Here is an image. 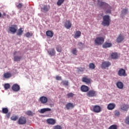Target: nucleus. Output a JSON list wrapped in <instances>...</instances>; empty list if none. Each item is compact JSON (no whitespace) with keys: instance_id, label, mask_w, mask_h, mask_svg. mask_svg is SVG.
Here are the masks:
<instances>
[{"instance_id":"c756f323","label":"nucleus","mask_w":129,"mask_h":129,"mask_svg":"<svg viewBox=\"0 0 129 129\" xmlns=\"http://www.w3.org/2000/svg\"><path fill=\"white\" fill-rule=\"evenodd\" d=\"M111 57L112 59H117L118 55H117V53L114 52L111 54Z\"/></svg>"},{"instance_id":"4468645a","label":"nucleus","mask_w":129,"mask_h":129,"mask_svg":"<svg viewBox=\"0 0 129 129\" xmlns=\"http://www.w3.org/2000/svg\"><path fill=\"white\" fill-rule=\"evenodd\" d=\"M39 101L42 104H45L46 102H48V98L45 96H42L39 98Z\"/></svg>"},{"instance_id":"09e8293b","label":"nucleus","mask_w":129,"mask_h":129,"mask_svg":"<svg viewBox=\"0 0 129 129\" xmlns=\"http://www.w3.org/2000/svg\"><path fill=\"white\" fill-rule=\"evenodd\" d=\"M53 129H62V127L60 125H56L53 127Z\"/></svg>"},{"instance_id":"9b49d317","label":"nucleus","mask_w":129,"mask_h":129,"mask_svg":"<svg viewBox=\"0 0 129 129\" xmlns=\"http://www.w3.org/2000/svg\"><path fill=\"white\" fill-rule=\"evenodd\" d=\"M123 40H124V36L122 34H120L116 38V42L118 43H121Z\"/></svg>"},{"instance_id":"c85d7f7f","label":"nucleus","mask_w":129,"mask_h":129,"mask_svg":"<svg viewBox=\"0 0 129 129\" xmlns=\"http://www.w3.org/2000/svg\"><path fill=\"white\" fill-rule=\"evenodd\" d=\"M4 75V77L6 79L11 78V77H12V74L9 72L5 73Z\"/></svg>"},{"instance_id":"603ef678","label":"nucleus","mask_w":129,"mask_h":129,"mask_svg":"<svg viewBox=\"0 0 129 129\" xmlns=\"http://www.w3.org/2000/svg\"><path fill=\"white\" fill-rule=\"evenodd\" d=\"M55 79L56 80H62V78L59 76H56Z\"/></svg>"},{"instance_id":"1a4fd4ad","label":"nucleus","mask_w":129,"mask_h":129,"mask_svg":"<svg viewBox=\"0 0 129 129\" xmlns=\"http://www.w3.org/2000/svg\"><path fill=\"white\" fill-rule=\"evenodd\" d=\"M96 92L94 90H90L87 93V95L88 97H93L95 96Z\"/></svg>"},{"instance_id":"de8ad7c7","label":"nucleus","mask_w":129,"mask_h":129,"mask_svg":"<svg viewBox=\"0 0 129 129\" xmlns=\"http://www.w3.org/2000/svg\"><path fill=\"white\" fill-rule=\"evenodd\" d=\"M26 114L27 115H29V116H33V112L31 111H28L27 112H26Z\"/></svg>"},{"instance_id":"6e6d98bb","label":"nucleus","mask_w":129,"mask_h":129,"mask_svg":"<svg viewBox=\"0 0 129 129\" xmlns=\"http://www.w3.org/2000/svg\"><path fill=\"white\" fill-rule=\"evenodd\" d=\"M0 18H2V13L0 12Z\"/></svg>"},{"instance_id":"bb28decb","label":"nucleus","mask_w":129,"mask_h":129,"mask_svg":"<svg viewBox=\"0 0 129 129\" xmlns=\"http://www.w3.org/2000/svg\"><path fill=\"white\" fill-rule=\"evenodd\" d=\"M46 35L48 37H50V38H52V37H53V36H54V33H53V32H52L50 30H48V31H46Z\"/></svg>"},{"instance_id":"412c9836","label":"nucleus","mask_w":129,"mask_h":129,"mask_svg":"<svg viewBox=\"0 0 129 129\" xmlns=\"http://www.w3.org/2000/svg\"><path fill=\"white\" fill-rule=\"evenodd\" d=\"M116 85L119 89H123V83L122 82L120 81L117 82Z\"/></svg>"},{"instance_id":"4be33fe9","label":"nucleus","mask_w":129,"mask_h":129,"mask_svg":"<svg viewBox=\"0 0 129 129\" xmlns=\"http://www.w3.org/2000/svg\"><path fill=\"white\" fill-rule=\"evenodd\" d=\"M47 122L49 124H55L56 123V120L54 119L49 118L47 119Z\"/></svg>"},{"instance_id":"58836bf2","label":"nucleus","mask_w":129,"mask_h":129,"mask_svg":"<svg viewBox=\"0 0 129 129\" xmlns=\"http://www.w3.org/2000/svg\"><path fill=\"white\" fill-rule=\"evenodd\" d=\"M108 129H117V125L116 124H113L110 126Z\"/></svg>"},{"instance_id":"393cba45","label":"nucleus","mask_w":129,"mask_h":129,"mask_svg":"<svg viewBox=\"0 0 129 129\" xmlns=\"http://www.w3.org/2000/svg\"><path fill=\"white\" fill-rule=\"evenodd\" d=\"M66 107L68 110L71 109V108H73L74 107V105H73V103H69L66 105Z\"/></svg>"},{"instance_id":"7ed1b4c3","label":"nucleus","mask_w":129,"mask_h":129,"mask_svg":"<svg viewBox=\"0 0 129 129\" xmlns=\"http://www.w3.org/2000/svg\"><path fill=\"white\" fill-rule=\"evenodd\" d=\"M91 110L95 113H99V112H101V107L99 105H93L92 107H91Z\"/></svg>"},{"instance_id":"0eeeda50","label":"nucleus","mask_w":129,"mask_h":129,"mask_svg":"<svg viewBox=\"0 0 129 129\" xmlns=\"http://www.w3.org/2000/svg\"><path fill=\"white\" fill-rule=\"evenodd\" d=\"M27 122V119L25 117L20 116L18 120L19 124H26Z\"/></svg>"},{"instance_id":"5701e85b","label":"nucleus","mask_w":129,"mask_h":129,"mask_svg":"<svg viewBox=\"0 0 129 129\" xmlns=\"http://www.w3.org/2000/svg\"><path fill=\"white\" fill-rule=\"evenodd\" d=\"M47 111H51V108H44L41 109L39 112L40 113H45Z\"/></svg>"},{"instance_id":"37998d69","label":"nucleus","mask_w":129,"mask_h":129,"mask_svg":"<svg viewBox=\"0 0 129 129\" xmlns=\"http://www.w3.org/2000/svg\"><path fill=\"white\" fill-rule=\"evenodd\" d=\"M85 70V67L84 68L80 67L78 69V72H83V71H84Z\"/></svg>"},{"instance_id":"f8f14e48","label":"nucleus","mask_w":129,"mask_h":129,"mask_svg":"<svg viewBox=\"0 0 129 129\" xmlns=\"http://www.w3.org/2000/svg\"><path fill=\"white\" fill-rule=\"evenodd\" d=\"M17 30L18 26H17V25H13V26L9 28V31L11 32V33H13V34H15V33H16Z\"/></svg>"},{"instance_id":"473e14b6","label":"nucleus","mask_w":129,"mask_h":129,"mask_svg":"<svg viewBox=\"0 0 129 129\" xmlns=\"http://www.w3.org/2000/svg\"><path fill=\"white\" fill-rule=\"evenodd\" d=\"M25 36L27 37V38H29L33 36V33L32 32H28L26 33H25Z\"/></svg>"},{"instance_id":"6ab92c4d","label":"nucleus","mask_w":129,"mask_h":129,"mask_svg":"<svg viewBox=\"0 0 129 129\" xmlns=\"http://www.w3.org/2000/svg\"><path fill=\"white\" fill-rule=\"evenodd\" d=\"M48 53L50 56H55L56 55V51L54 48H50L48 51Z\"/></svg>"},{"instance_id":"2eb2a0df","label":"nucleus","mask_w":129,"mask_h":129,"mask_svg":"<svg viewBox=\"0 0 129 129\" xmlns=\"http://www.w3.org/2000/svg\"><path fill=\"white\" fill-rule=\"evenodd\" d=\"M82 82H85L86 84H90L91 83V80L86 77H83L82 79Z\"/></svg>"},{"instance_id":"dca6fc26","label":"nucleus","mask_w":129,"mask_h":129,"mask_svg":"<svg viewBox=\"0 0 129 129\" xmlns=\"http://www.w3.org/2000/svg\"><path fill=\"white\" fill-rule=\"evenodd\" d=\"M107 108L108 110H113L114 108H115V104L112 103L108 104Z\"/></svg>"},{"instance_id":"423d86ee","label":"nucleus","mask_w":129,"mask_h":129,"mask_svg":"<svg viewBox=\"0 0 129 129\" xmlns=\"http://www.w3.org/2000/svg\"><path fill=\"white\" fill-rule=\"evenodd\" d=\"M97 5L98 6H99V7H103V6H104L105 8V7H106L107 8H110V6H109L108 4L105 2L100 1L99 0L97 1Z\"/></svg>"},{"instance_id":"7c9ffc66","label":"nucleus","mask_w":129,"mask_h":129,"mask_svg":"<svg viewBox=\"0 0 129 129\" xmlns=\"http://www.w3.org/2000/svg\"><path fill=\"white\" fill-rule=\"evenodd\" d=\"M114 115L117 117H119L120 115V112L119 110H116L114 111Z\"/></svg>"},{"instance_id":"e433bc0d","label":"nucleus","mask_w":129,"mask_h":129,"mask_svg":"<svg viewBox=\"0 0 129 129\" xmlns=\"http://www.w3.org/2000/svg\"><path fill=\"white\" fill-rule=\"evenodd\" d=\"M56 50L57 52H58L59 53H61V52H62V48L60 46H57L56 47Z\"/></svg>"},{"instance_id":"39448f33","label":"nucleus","mask_w":129,"mask_h":129,"mask_svg":"<svg viewBox=\"0 0 129 129\" xmlns=\"http://www.w3.org/2000/svg\"><path fill=\"white\" fill-rule=\"evenodd\" d=\"M117 74L118 76H123V77L127 76V74L125 72V70L123 69H120L118 71Z\"/></svg>"},{"instance_id":"5fc2aeb1","label":"nucleus","mask_w":129,"mask_h":129,"mask_svg":"<svg viewBox=\"0 0 129 129\" xmlns=\"http://www.w3.org/2000/svg\"><path fill=\"white\" fill-rule=\"evenodd\" d=\"M3 16L6 17V16H7V14H6V13H3Z\"/></svg>"},{"instance_id":"b1692460","label":"nucleus","mask_w":129,"mask_h":129,"mask_svg":"<svg viewBox=\"0 0 129 129\" xmlns=\"http://www.w3.org/2000/svg\"><path fill=\"white\" fill-rule=\"evenodd\" d=\"M81 36V32L80 31H77L75 32L74 38L75 39H78Z\"/></svg>"},{"instance_id":"f03ea898","label":"nucleus","mask_w":129,"mask_h":129,"mask_svg":"<svg viewBox=\"0 0 129 129\" xmlns=\"http://www.w3.org/2000/svg\"><path fill=\"white\" fill-rule=\"evenodd\" d=\"M21 51H15L13 53L14 55V61L15 62H20L22 59H23V56L19 55H21Z\"/></svg>"},{"instance_id":"f257e3e1","label":"nucleus","mask_w":129,"mask_h":129,"mask_svg":"<svg viewBox=\"0 0 129 129\" xmlns=\"http://www.w3.org/2000/svg\"><path fill=\"white\" fill-rule=\"evenodd\" d=\"M110 25V17L109 15H105L103 17L102 25L104 27H109Z\"/></svg>"},{"instance_id":"8fccbe9b","label":"nucleus","mask_w":129,"mask_h":129,"mask_svg":"<svg viewBox=\"0 0 129 129\" xmlns=\"http://www.w3.org/2000/svg\"><path fill=\"white\" fill-rule=\"evenodd\" d=\"M12 120H14V121L18 119V116H13L11 117Z\"/></svg>"},{"instance_id":"c9c22d12","label":"nucleus","mask_w":129,"mask_h":129,"mask_svg":"<svg viewBox=\"0 0 129 129\" xmlns=\"http://www.w3.org/2000/svg\"><path fill=\"white\" fill-rule=\"evenodd\" d=\"M4 88L6 90H8V89H10V88H11V85L10 84H5L4 85Z\"/></svg>"},{"instance_id":"72a5a7b5","label":"nucleus","mask_w":129,"mask_h":129,"mask_svg":"<svg viewBox=\"0 0 129 129\" xmlns=\"http://www.w3.org/2000/svg\"><path fill=\"white\" fill-rule=\"evenodd\" d=\"M61 83L64 86H68L69 82H68V81L65 80V81H62L61 82Z\"/></svg>"},{"instance_id":"f704fd0d","label":"nucleus","mask_w":129,"mask_h":129,"mask_svg":"<svg viewBox=\"0 0 129 129\" xmlns=\"http://www.w3.org/2000/svg\"><path fill=\"white\" fill-rule=\"evenodd\" d=\"M90 69H95V64L93 63H90L89 65Z\"/></svg>"},{"instance_id":"79ce46f5","label":"nucleus","mask_w":129,"mask_h":129,"mask_svg":"<svg viewBox=\"0 0 129 129\" xmlns=\"http://www.w3.org/2000/svg\"><path fill=\"white\" fill-rule=\"evenodd\" d=\"M67 96L68 97V98H70L74 96V94H73V93H69L67 95Z\"/></svg>"},{"instance_id":"864d4df0","label":"nucleus","mask_w":129,"mask_h":129,"mask_svg":"<svg viewBox=\"0 0 129 129\" xmlns=\"http://www.w3.org/2000/svg\"><path fill=\"white\" fill-rule=\"evenodd\" d=\"M10 115H11V113H7L6 115L7 117H10Z\"/></svg>"},{"instance_id":"a19ab883","label":"nucleus","mask_w":129,"mask_h":129,"mask_svg":"<svg viewBox=\"0 0 129 129\" xmlns=\"http://www.w3.org/2000/svg\"><path fill=\"white\" fill-rule=\"evenodd\" d=\"M64 1L65 0H58L57 2V6H61V5L64 3Z\"/></svg>"},{"instance_id":"20e7f679","label":"nucleus","mask_w":129,"mask_h":129,"mask_svg":"<svg viewBox=\"0 0 129 129\" xmlns=\"http://www.w3.org/2000/svg\"><path fill=\"white\" fill-rule=\"evenodd\" d=\"M104 43V38L102 37H97L95 40V44L96 45H102Z\"/></svg>"},{"instance_id":"6e6552de","label":"nucleus","mask_w":129,"mask_h":129,"mask_svg":"<svg viewBox=\"0 0 129 129\" xmlns=\"http://www.w3.org/2000/svg\"><path fill=\"white\" fill-rule=\"evenodd\" d=\"M111 64L109 61H104L102 63L101 68L102 69H106L107 67H109Z\"/></svg>"},{"instance_id":"a18cd8bd","label":"nucleus","mask_w":129,"mask_h":129,"mask_svg":"<svg viewBox=\"0 0 129 129\" xmlns=\"http://www.w3.org/2000/svg\"><path fill=\"white\" fill-rule=\"evenodd\" d=\"M122 14L123 15H126L127 14V9H124L122 10Z\"/></svg>"},{"instance_id":"ea45409f","label":"nucleus","mask_w":129,"mask_h":129,"mask_svg":"<svg viewBox=\"0 0 129 129\" xmlns=\"http://www.w3.org/2000/svg\"><path fill=\"white\" fill-rule=\"evenodd\" d=\"M124 122L126 124H128L129 125V115L125 117Z\"/></svg>"},{"instance_id":"4c0bfd02","label":"nucleus","mask_w":129,"mask_h":129,"mask_svg":"<svg viewBox=\"0 0 129 129\" xmlns=\"http://www.w3.org/2000/svg\"><path fill=\"white\" fill-rule=\"evenodd\" d=\"M2 112L3 113L7 114L8 113V112H9V109H8V108H3L2 109Z\"/></svg>"},{"instance_id":"c03bdc74","label":"nucleus","mask_w":129,"mask_h":129,"mask_svg":"<svg viewBox=\"0 0 129 129\" xmlns=\"http://www.w3.org/2000/svg\"><path fill=\"white\" fill-rule=\"evenodd\" d=\"M72 53L74 54V55H77V49L76 48L73 49L72 50Z\"/></svg>"},{"instance_id":"49530a36","label":"nucleus","mask_w":129,"mask_h":129,"mask_svg":"<svg viewBox=\"0 0 129 129\" xmlns=\"http://www.w3.org/2000/svg\"><path fill=\"white\" fill-rule=\"evenodd\" d=\"M78 46H79L80 47V48L81 49L82 48H83V46H84V43L80 42H79L78 44Z\"/></svg>"},{"instance_id":"a211bd4d","label":"nucleus","mask_w":129,"mask_h":129,"mask_svg":"<svg viewBox=\"0 0 129 129\" xmlns=\"http://www.w3.org/2000/svg\"><path fill=\"white\" fill-rule=\"evenodd\" d=\"M81 90L82 92H87L89 90V88L88 86L85 85H82L81 87Z\"/></svg>"},{"instance_id":"aec40b11","label":"nucleus","mask_w":129,"mask_h":129,"mask_svg":"<svg viewBox=\"0 0 129 129\" xmlns=\"http://www.w3.org/2000/svg\"><path fill=\"white\" fill-rule=\"evenodd\" d=\"M41 10L43 13H47V12L50 10V6L44 5V7L41 8Z\"/></svg>"},{"instance_id":"2f4dec72","label":"nucleus","mask_w":129,"mask_h":129,"mask_svg":"<svg viewBox=\"0 0 129 129\" xmlns=\"http://www.w3.org/2000/svg\"><path fill=\"white\" fill-rule=\"evenodd\" d=\"M105 8L108 9L106 11L105 14H111V7L110 6V8L105 7Z\"/></svg>"},{"instance_id":"f3484780","label":"nucleus","mask_w":129,"mask_h":129,"mask_svg":"<svg viewBox=\"0 0 129 129\" xmlns=\"http://www.w3.org/2000/svg\"><path fill=\"white\" fill-rule=\"evenodd\" d=\"M72 26V24L70 22V20H67L66 22L64 23V27L66 29H70Z\"/></svg>"},{"instance_id":"3c124183","label":"nucleus","mask_w":129,"mask_h":129,"mask_svg":"<svg viewBox=\"0 0 129 129\" xmlns=\"http://www.w3.org/2000/svg\"><path fill=\"white\" fill-rule=\"evenodd\" d=\"M17 9H22L23 8V4L22 3H19L18 5H17Z\"/></svg>"},{"instance_id":"9d476101","label":"nucleus","mask_w":129,"mask_h":129,"mask_svg":"<svg viewBox=\"0 0 129 129\" xmlns=\"http://www.w3.org/2000/svg\"><path fill=\"white\" fill-rule=\"evenodd\" d=\"M129 109V105L128 104H123L120 106V110L122 111L126 112Z\"/></svg>"},{"instance_id":"ddd939ff","label":"nucleus","mask_w":129,"mask_h":129,"mask_svg":"<svg viewBox=\"0 0 129 129\" xmlns=\"http://www.w3.org/2000/svg\"><path fill=\"white\" fill-rule=\"evenodd\" d=\"M12 90H13V91L18 92L20 91V89H21V88L17 84H14L12 87Z\"/></svg>"},{"instance_id":"cd10ccee","label":"nucleus","mask_w":129,"mask_h":129,"mask_svg":"<svg viewBox=\"0 0 129 129\" xmlns=\"http://www.w3.org/2000/svg\"><path fill=\"white\" fill-rule=\"evenodd\" d=\"M23 33H24V31H23V28H21L18 29L17 35V36H22V35H23Z\"/></svg>"},{"instance_id":"a878e982","label":"nucleus","mask_w":129,"mask_h":129,"mask_svg":"<svg viewBox=\"0 0 129 129\" xmlns=\"http://www.w3.org/2000/svg\"><path fill=\"white\" fill-rule=\"evenodd\" d=\"M112 46V44L108 42H105L103 45L102 47L103 48H109Z\"/></svg>"}]
</instances>
